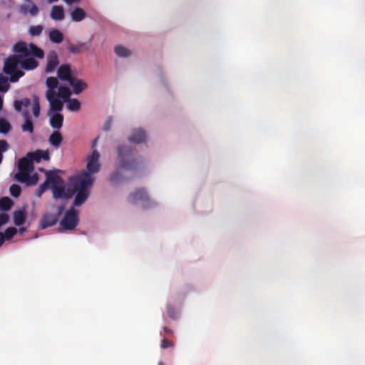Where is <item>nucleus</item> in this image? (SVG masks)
<instances>
[{"mask_svg": "<svg viewBox=\"0 0 365 365\" xmlns=\"http://www.w3.org/2000/svg\"><path fill=\"white\" fill-rule=\"evenodd\" d=\"M92 187V180L87 174H78L72 181V187L65 190L63 179L54 171H48L46 175L45 182L39 186L38 193L41 195L47 189H51L54 199H69L74 195L73 206L83 204L89 195Z\"/></svg>", "mask_w": 365, "mask_h": 365, "instance_id": "f257e3e1", "label": "nucleus"}, {"mask_svg": "<svg viewBox=\"0 0 365 365\" xmlns=\"http://www.w3.org/2000/svg\"><path fill=\"white\" fill-rule=\"evenodd\" d=\"M118 152V167L116 170L111 174L110 180L112 182L116 183L120 180L121 170H135L138 167V161L135 155L137 151L130 146L121 145L117 148Z\"/></svg>", "mask_w": 365, "mask_h": 365, "instance_id": "f03ea898", "label": "nucleus"}, {"mask_svg": "<svg viewBox=\"0 0 365 365\" xmlns=\"http://www.w3.org/2000/svg\"><path fill=\"white\" fill-rule=\"evenodd\" d=\"M47 91H46V98L50 104L51 111L60 112L63 110V102L54 99L56 96V88H58V81L56 77H48L46 80Z\"/></svg>", "mask_w": 365, "mask_h": 365, "instance_id": "7ed1b4c3", "label": "nucleus"}, {"mask_svg": "<svg viewBox=\"0 0 365 365\" xmlns=\"http://www.w3.org/2000/svg\"><path fill=\"white\" fill-rule=\"evenodd\" d=\"M20 58H22L19 56V54L11 56L4 63V71L6 74L10 75V81L11 82L17 81L24 74L22 71L18 70L19 66L21 65Z\"/></svg>", "mask_w": 365, "mask_h": 365, "instance_id": "20e7f679", "label": "nucleus"}, {"mask_svg": "<svg viewBox=\"0 0 365 365\" xmlns=\"http://www.w3.org/2000/svg\"><path fill=\"white\" fill-rule=\"evenodd\" d=\"M14 51L19 54L21 58H26L30 55L40 59L44 57V51L34 43L26 45L24 42H18L14 46Z\"/></svg>", "mask_w": 365, "mask_h": 365, "instance_id": "39448f33", "label": "nucleus"}, {"mask_svg": "<svg viewBox=\"0 0 365 365\" xmlns=\"http://www.w3.org/2000/svg\"><path fill=\"white\" fill-rule=\"evenodd\" d=\"M100 154L98 150L93 149L92 153L87 158L86 171H83L80 174H87L92 180V185L95 181V178L93 176L99 172L101 164L99 163Z\"/></svg>", "mask_w": 365, "mask_h": 365, "instance_id": "423d86ee", "label": "nucleus"}, {"mask_svg": "<svg viewBox=\"0 0 365 365\" xmlns=\"http://www.w3.org/2000/svg\"><path fill=\"white\" fill-rule=\"evenodd\" d=\"M78 222V212L72 207L65 213L60 225L65 230H73L77 227Z\"/></svg>", "mask_w": 365, "mask_h": 365, "instance_id": "0eeeda50", "label": "nucleus"}, {"mask_svg": "<svg viewBox=\"0 0 365 365\" xmlns=\"http://www.w3.org/2000/svg\"><path fill=\"white\" fill-rule=\"evenodd\" d=\"M128 201L133 204L140 202L144 208H147L153 204L144 188L137 189L135 192L130 193L128 196Z\"/></svg>", "mask_w": 365, "mask_h": 365, "instance_id": "6e6552de", "label": "nucleus"}, {"mask_svg": "<svg viewBox=\"0 0 365 365\" xmlns=\"http://www.w3.org/2000/svg\"><path fill=\"white\" fill-rule=\"evenodd\" d=\"M63 207H59L58 214H46L43 216L41 222H40V228L45 229L46 227L54 225L58 221V215L61 213Z\"/></svg>", "mask_w": 365, "mask_h": 365, "instance_id": "1a4fd4ad", "label": "nucleus"}, {"mask_svg": "<svg viewBox=\"0 0 365 365\" xmlns=\"http://www.w3.org/2000/svg\"><path fill=\"white\" fill-rule=\"evenodd\" d=\"M91 41L88 42H79L76 44L68 43V51L72 54H79L89 50Z\"/></svg>", "mask_w": 365, "mask_h": 365, "instance_id": "9d476101", "label": "nucleus"}, {"mask_svg": "<svg viewBox=\"0 0 365 365\" xmlns=\"http://www.w3.org/2000/svg\"><path fill=\"white\" fill-rule=\"evenodd\" d=\"M68 83L72 87L73 91L71 92L76 95L80 94L88 87V85L85 81H83L82 79H79L73 76Z\"/></svg>", "mask_w": 365, "mask_h": 365, "instance_id": "9b49d317", "label": "nucleus"}, {"mask_svg": "<svg viewBox=\"0 0 365 365\" xmlns=\"http://www.w3.org/2000/svg\"><path fill=\"white\" fill-rule=\"evenodd\" d=\"M57 76L60 80L68 82L73 77L71 66L69 64L61 65L58 68Z\"/></svg>", "mask_w": 365, "mask_h": 365, "instance_id": "f8f14e48", "label": "nucleus"}, {"mask_svg": "<svg viewBox=\"0 0 365 365\" xmlns=\"http://www.w3.org/2000/svg\"><path fill=\"white\" fill-rule=\"evenodd\" d=\"M59 64L58 56L54 51L50 52L47 56V63L45 69L46 73L53 72Z\"/></svg>", "mask_w": 365, "mask_h": 365, "instance_id": "ddd939ff", "label": "nucleus"}, {"mask_svg": "<svg viewBox=\"0 0 365 365\" xmlns=\"http://www.w3.org/2000/svg\"><path fill=\"white\" fill-rule=\"evenodd\" d=\"M71 93L72 92L68 87L60 86L58 88V92L56 91L54 99L56 101H61L63 103L70 98Z\"/></svg>", "mask_w": 365, "mask_h": 365, "instance_id": "4468645a", "label": "nucleus"}, {"mask_svg": "<svg viewBox=\"0 0 365 365\" xmlns=\"http://www.w3.org/2000/svg\"><path fill=\"white\" fill-rule=\"evenodd\" d=\"M27 156L31 158L32 161L40 163L41 160H48L49 153L47 150H37L33 153H29Z\"/></svg>", "mask_w": 365, "mask_h": 365, "instance_id": "2eb2a0df", "label": "nucleus"}, {"mask_svg": "<svg viewBox=\"0 0 365 365\" xmlns=\"http://www.w3.org/2000/svg\"><path fill=\"white\" fill-rule=\"evenodd\" d=\"M146 134L141 128L134 129L130 136L128 138L129 141L135 143H140L145 140Z\"/></svg>", "mask_w": 365, "mask_h": 365, "instance_id": "dca6fc26", "label": "nucleus"}, {"mask_svg": "<svg viewBox=\"0 0 365 365\" xmlns=\"http://www.w3.org/2000/svg\"><path fill=\"white\" fill-rule=\"evenodd\" d=\"M22 115L24 119V123L21 125V130L24 132L34 133V124L31 120L29 113L27 110L23 112Z\"/></svg>", "mask_w": 365, "mask_h": 365, "instance_id": "f3484780", "label": "nucleus"}, {"mask_svg": "<svg viewBox=\"0 0 365 365\" xmlns=\"http://www.w3.org/2000/svg\"><path fill=\"white\" fill-rule=\"evenodd\" d=\"M49 111L51 112L50 110ZM55 112L56 113L52 115L50 118V125L53 129L59 130L63 125V116L58 112Z\"/></svg>", "mask_w": 365, "mask_h": 365, "instance_id": "a211bd4d", "label": "nucleus"}, {"mask_svg": "<svg viewBox=\"0 0 365 365\" xmlns=\"http://www.w3.org/2000/svg\"><path fill=\"white\" fill-rule=\"evenodd\" d=\"M33 161L31 158L28 157H24L21 158L18 162V170L24 171H31L33 170Z\"/></svg>", "mask_w": 365, "mask_h": 365, "instance_id": "6ab92c4d", "label": "nucleus"}, {"mask_svg": "<svg viewBox=\"0 0 365 365\" xmlns=\"http://www.w3.org/2000/svg\"><path fill=\"white\" fill-rule=\"evenodd\" d=\"M65 17L64 10L61 6H53L51 11V18L55 21H62Z\"/></svg>", "mask_w": 365, "mask_h": 365, "instance_id": "aec40b11", "label": "nucleus"}, {"mask_svg": "<svg viewBox=\"0 0 365 365\" xmlns=\"http://www.w3.org/2000/svg\"><path fill=\"white\" fill-rule=\"evenodd\" d=\"M21 66L25 70H33L38 66V62L34 58L26 57L24 61H21Z\"/></svg>", "mask_w": 365, "mask_h": 365, "instance_id": "412c9836", "label": "nucleus"}, {"mask_svg": "<svg viewBox=\"0 0 365 365\" xmlns=\"http://www.w3.org/2000/svg\"><path fill=\"white\" fill-rule=\"evenodd\" d=\"M49 40L54 43H60L63 40V34L58 29H51L48 34Z\"/></svg>", "mask_w": 365, "mask_h": 365, "instance_id": "4be33fe9", "label": "nucleus"}, {"mask_svg": "<svg viewBox=\"0 0 365 365\" xmlns=\"http://www.w3.org/2000/svg\"><path fill=\"white\" fill-rule=\"evenodd\" d=\"M63 141V137L60 132L58 131H54L48 138L49 143L55 147L58 148L61 144Z\"/></svg>", "mask_w": 365, "mask_h": 365, "instance_id": "5701e85b", "label": "nucleus"}, {"mask_svg": "<svg viewBox=\"0 0 365 365\" xmlns=\"http://www.w3.org/2000/svg\"><path fill=\"white\" fill-rule=\"evenodd\" d=\"M26 220V213L23 210H16L14 212V222L16 226H21L24 224Z\"/></svg>", "mask_w": 365, "mask_h": 365, "instance_id": "b1692460", "label": "nucleus"}, {"mask_svg": "<svg viewBox=\"0 0 365 365\" xmlns=\"http://www.w3.org/2000/svg\"><path fill=\"white\" fill-rule=\"evenodd\" d=\"M28 1L31 3V6L29 7L27 5H22L21 6V11L24 14L29 12L31 16H36L38 13V6L30 0H28Z\"/></svg>", "mask_w": 365, "mask_h": 365, "instance_id": "393cba45", "label": "nucleus"}, {"mask_svg": "<svg viewBox=\"0 0 365 365\" xmlns=\"http://www.w3.org/2000/svg\"><path fill=\"white\" fill-rule=\"evenodd\" d=\"M31 104V100L29 98H24L21 100H15L14 107L16 111L21 112L22 107H28Z\"/></svg>", "mask_w": 365, "mask_h": 365, "instance_id": "a878e982", "label": "nucleus"}, {"mask_svg": "<svg viewBox=\"0 0 365 365\" xmlns=\"http://www.w3.org/2000/svg\"><path fill=\"white\" fill-rule=\"evenodd\" d=\"M86 12L81 8H76L71 14L73 21H81L86 17Z\"/></svg>", "mask_w": 365, "mask_h": 365, "instance_id": "bb28decb", "label": "nucleus"}, {"mask_svg": "<svg viewBox=\"0 0 365 365\" xmlns=\"http://www.w3.org/2000/svg\"><path fill=\"white\" fill-rule=\"evenodd\" d=\"M67 103V108L73 112L78 111L81 109V103L76 98H69L66 101Z\"/></svg>", "mask_w": 365, "mask_h": 365, "instance_id": "cd10ccee", "label": "nucleus"}, {"mask_svg": "<svg viewBox=\"0 0 365 365\" xmlns=\"http://www.w3.org/2000/svg\"><path fill=\"white\" fill-rule=\"evenodd\" d=\"M114 50L116 55L121 58H126L131 55L130 50L120 45L116 46Z\"/></svg>", "mask_w": 365, "mask_h": 365, "instance_id": "c85d7f7f", "label": "nucleus"}, {"mask_svg": "<svg viewBox=\"0 0 365 365\" xmlns=\"http://www.w3.org/2000/svg\"><path fill=\"white\" fill-rule=\"evenodd\" d=\"M30 171H24L18 170L17 173L15 175V179L22 183H27L29 179Z\"/></svg>", "mask_w": 365, "mask_h": 365, "instance_id": "c756f323", "label": "nucleus"}, {"mask_svg": "<svg viewBox=\"0 0 365 365\" xmlns=\"http://www.w3.org/2000/svg\"><path fill=\"white\" fill-rule=\"evenodd\" d=\"M13 201L8 197H3L0 199V210L8 211L13 205Z\"/></svg>", "mask_w": 365, "mask_h": 365, "instance_id": "7c9ffc66", "label": "nucleus"}, {"mask_svg": "<svg viewBox=\"0 0 365 365\" xmlns=\"http://www.w3.org/2000/svg\"><path fill=\"white\" fill-rule=\"evenodd\" d=\"M40 103H39V99L38 96H34L33 97V108H32V112L33 115L35 118H38L40 115Z\"/></svg>", "mask_w": 365, "mask_h": 365, "instance_id": "2f4dec72", "label": "nucleus"}, {"mask_svg": "<svg viewBox=\"0 0 365 365\" xmlns=\"http://www.w3.org/2000/svg\"><path fill=\"white\" fill-rule=\"evenodd\" d=\"M43 26L41 25L31 26L29 29V34L31 36H38L41 34Z\"/></svg>", "mask_w": 365, "mask_h": 365, "instance_id": "473e14b6", "label": "nucleus"}, {"mask_svg": "<svg viewBox=\"0 0 365 365\" xmlns=\"http://www.w3.org/2000/svg\"><path fill=\"white\" fill-rule=\"evenodd\" d=\"M11 129V124L4 118H0V133L6 134Z\"/></svg>", "mask_w": 365, "mask_h": 365, "instance_id": "72a5a7b5", "label": "nucleus"}, {"mask_svg": "<svg viewBox=\"0 0 365 365\" xmlns=\"http://www.w3.org/2000/svg\"><path fill=\"white\" fill-rule=\"evenodd\" d=\"M9 88V84L8 83V78L0 74V92L5 93Z\"/></svg>", "mask_w": 365, "mask_h": 365, "instance_id": "f704fd0d", "label": "nucleus"}, {"mask_svg": "<svg viewBox=\"0 0 365 365\" xmlns=\"http://www.w3.org/2000/svg\"><path fill=\"white\" fill-rule=\"evenodd\" d=\"M16 233L17 230L14 227H11L6 228L3 234L5 237V240H9L12 239Z\"/></svg>", "mask_w": 365, "mask_h": 365, "instance_id": "c9c22d12", "label": "nucleus"}, {"mask_svg": "<svg viewBox=\"0 0 365 365\" xmlns=\"http://www.w3.org/2000/svg\"><path fill=\"white\" fill-rule=\"evenodd\" d=\"M9 191L13 197H18L21 194V189L19 185L13 184L10 186Z\"/></svg>", "mask_w": 365, "mask_h": 365, "instance_id": "e433bc0d", "label": "nucleus"}, {"mask_svg": "<svg viewBox=\"0 0 365 365\" xmlns=\"http://www.w3.org/2000/svg\"><path fill=\"white\" fill-rule=\"evenodd\" d=\"M9 144L5 140H0V164L3 160V153L6 152L9 149Z\"/></svg>", "mask_w": 365, "mask_h": 365, "instance_id": "4c0bfd02", "label": "nucleus"}, {"mask_svg": "<svg viewBox=\"0 0 365 365\" xmlns=\"http://www.w3.org/2000/svg\"><path fill=\"white\" fill-rule=\"evenodd\" d=\"M38 175L37 174H34L33 175H29V179L26 183L27 185H36L38 182Z\"/></svg>", "mask_w": 365, "mask_h": 365, "instance_id": "58836bf2", "label": "nucleus"}, {"mask_svg": "<svg viewBox=\"0 0 365 365\" xmlns=\"http://www.w3.org/2000/svg\"><path fill=\"white\" fill-rule=\"evenodd\" d=\"M9 217L6 213L0 214V227L9 222Z\"/></svg>", "mask_w": 365, "mask_h": 365, "instance_id": "ea45409f", "label": "nucleus"}, {"mask_svg": "<svg viewBox=\"0 0 365 365\" xmlns=\"http://www.w3.org/2000/svg\"><path fill=\"white\" fill-rule=\"evenodd\" d=\"M161 348L163 349H167L172 347L173 346L172 341L168 340V339H163L161 341Z\"/></svg>", "mask_w": 365, "mask_h": 365, "instance_id": "a19ab883", "label": "nucleus"}, {"mask_svg": "<svg viewBox=\"0 0 365 365\" xmlns=\"http://www.w3.org/2000/svg\"><path fill=\"white\" fill-rule=\"evenodd\" d=\"M167 313H168V315L172 318V319H175L176 316H175V309L174 307H173L172 306H168L167 307Z\"/></svg>", "mask_w": 365, "mask_h": 365, "instance_id": "79ce46f5", "label": "nucleus"}, {"mask_svg": "<svg viewBox=\"0 0 365 365\" xmlns=\"http://www.w3.org/2000/svg\"><path fill=\"white\" fill-rule=\"evenodd\" d=\"M111 122H112V118L111 117H109L105 125H104V127H103V130H108L110 129V125H111Z\"/></svg>", "mask_w": 365, "mask_h": 365, "instance_id": "37998d69", "label": "nucleus"}, {"mask_svg": "<svg viewBox=\"0 0 365 365\" xmlns=\"http://www.w3.org/2000/svg\"><path fill=\"white\" fill-rule=\"evenodd\" d=\"M163 330L168 335H172L173 334V331L167 327H164Z\"/></svg>", "mask_w": 365, "mask_h": 365, "instance_id": "c03bdc74", "label": "nucleus"}, {"mask_svg": "<svg viewBox=\"0 0 365 365\" xmlns=\"http://www.w3.org/2000/svg\"><path fill=\"white\" fill-rule=\"evenodd\" d=\"M5 242V237L4 236L3 232H0V247L4 244Z\"/></svg>", "mask_w": 365, "mask_h": 365, "instance_id": "a18cd8bd", "label": "nucleus"}, {"mask_svg": "<svg viewBox=\"0 0 365 365\" xmlns=\"http://www.w3.org/2000/svg\"><path fill=\"white\" fill-rule=\"evenodd\" d=\"M67 4L71 5L74 2H78L79 0H63Z\"/></svg>", "mask_w": 365, "mask_h": 365, "instance_id": "49530a36", "label": "nucleus"}, {"mask_svg": "<svg viewBox=\"0 0 365 365\" xmlns=\"http://www.w3.org/2000/svg\"><path fill=\"white\" fill-rule=\"evenodd\" d=\"M3 107V98L0 96V110L2 109Z\"/></svg>", "mask_w": 365, "mask_h": 365, "instance_id": "de8ad7c7", "label": "nucleus"}, {"mask_svg": "<svg viewBox=\"0 0 365 365\" xmlns=\"http://www.w3.org/2000/svg\"><path fill=\"white\" fill-rule=\"evenodd\" d=\"M58 1V0H47V1H48V4H52V3H53V2H56V1Z\"/></svg>", "mask_w": 365, "mask_h": 365, "instance_id": "09e8293b", "label": "nucleus"}, {"mask_svg": "<svg viewBox=\"0 0 365 365\" xmlns=\"http://www.w3.org/2000/svg\"><path fill=\"white\" fill-rule=\"evenodd\" d=\"M96 141H97V139H96V140H94V142H93V148H94V146L96 145Z\"/></svg>", "mask_w": 365, "mask_h": 365, "instance_id": "8fccbe9b", "label": "nucleus"}, {"mask_svg": "<svg viewBox=\"0 0 365 365\" xmlns=\"http://www.w3.org/2000/svg\"><path fill=\"white\" fill-rule=\"evenodd\" d=\"M158 365H165L163 362H159Z\"/></svg>", "mask_w": 365, "mask_h": 365, "instance_id": "3c124183", "label": "nucleus"}, {"mask_svg": "<svg viewBox=\"0 0 365 365\" xmlns=\"http://www.w3.org/2000/svg\"><path fill=\"white\" fill-rule=\"evenodd\" d=\"M20 230L21 231H24V228H21Z\"/></svg>", "mask_w": 365, "mask_h": 365, "instance_id": "603ef678", "label": "nucleus"}]
</instances>
